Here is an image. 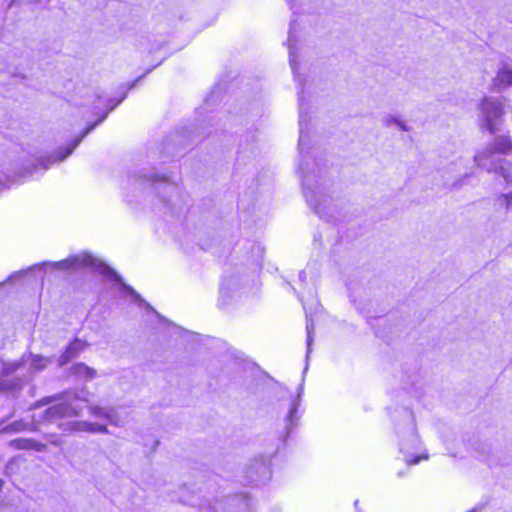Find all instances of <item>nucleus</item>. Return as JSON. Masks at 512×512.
<instances>
[{"label": "nucleus", "instance_id": "22", "mask_svg": "<svg viewBox=\"0 0 512 512\" xmlns=\"http://www.w3.org/2000/svg\"><path fill=\"white\" fill-rule=\"evenodd\" d=\"M306 332H307V339H306V344H307L306 361H307L309 358V355L312 351V344H313V340H314V324H313L312 320H307Z\"/></svg>", "mask_w": 512, "mask_h": 512}, {"label": "nucleus", "instance_id": "2", "mask_svg": "<svg viewBox=\"0 0 512 512\" xmlns=\"http://www.w3.org/2000/svg\"><path fill=\"white\" fill-rule=\"evenodd\" d=\"M49 362L40 355H23L17 361H1L0 392L18 394L31 377L42 371Z\"/></svg>", "mask_w": 512, "mask_h": 512}, {"label": "nucleus", "instance_id": "36", "mask_svg": "<svg viewBox=\"0 0 512 512\" xmlns=\"http://www.w3.org/2000/svg\"><path fill=\"white\" fill-rule=\"evenodd\" d=\"M471 512H475V510L471 511Z\"/></svg>", "mask_w": 512, "mask_h": 512}, {"label": "nucleus", "instance_id": "21", "mask_svg": "<svg viewBox=\"0 0 512 512\" xmlns=\"http://www.w3.org/2000/svg\"><path fill=\"white\" fill-rule=\"evenodd\" d=\"M33 424H35V423L34 422L33 423H27V422H24L23 420H18V421H15V422H13V423L3 427L2 431L5 432V433L20 432V431H24V430L30 429V427Z\"/></svg>", "mask_w": 512, "mask_h": 512}, {"label": "nucleus", "instance_id": "5", "mask_svg": "<svg viewBox=\"0 0 512 512\" xmlns=\"http://www.w3.org/2000/svg\"><path fill=\"white\" fill-rule=\"evenodd\" d=\"M53 266L61 270L88 268L91 271L98 272L120 283L123 290L133 297L134 302L139 305H147L141 296L131 286L125 284L121 277L111 267L87 252L54 262Z\"/></svg>", "mask_w": 512, "mask_h": 512}, {"label": "nucleus", "instance_id": "16", "mask_svg": "<svg viewBox=\"0 0 512 512\" xmlns=\"http://www.w3.org/2000/svg\"><path fill=\"white\" fill-rule=\"evenodd\" d=\"M85 348V343L79 339L72 341L59 358L60 365H65L75 358Z\"/></svg>", "mask_w": 512, "mask_h": 512}, {"label": "nucleus", "instance_id": "12", "mask_svg": "<svg viewBox=\"0 0 512 512\" xmlns=\"http://www.w3.org/2000/svg\"><path fill=\"white\" fill-rule=\"evenodd\" d=\"M303 393V384H300L299 390L296 396L290 395L289 397V408L285 416V437H289L294 429L298 426L301 414L299 413V406L301 403V397Z\"/></svg>", "mask_w": 512, "mask_h": 512}, {"label": "nucleus", "instance_id": "4", "mask_svg": "<svg viewBox=\"0 0 512 512\" xmlns=\"http://www.w3.org/2000/svg\"><path fill=\"white\" fill-rule=\"evenodd\" d=\"M78 396L75 393L65 392L44 397L30 406V410L38 409L42 406L52 404L40 414L33 415L35 424L51 423L62 417L79 416L82 407L78 404Z\"/></svg>", "mask_w": 512, "mask_h": 512}, {"label": "nucleus", "instance_id": "35", "mask_svg": "<svg viewBox=\"0 0 512 512\" xmlns=\"http://www.w3.org/2000/svg\"><path fill=\"white\" fill-rule=\"evenodd\" d=\"M289 4L291 3V0H286Z\"/></svg>", "mask_w": 512, "mask_h": 512}, {"label": "nucleus", "instance_id": "8", "mask_svg": "<svg viewBox=\"0 0 512 512\" xmlns=\"http://www.w3.org/2000/svg\"><path fill=\"white\" fill-rule=\"evenodd\" d=\"M403 418L406 423V427L404 431H398V434L400 435L399 450L400 453L403 454L404 461L408 465L417 464L421 459H427V456L414 454V452L419 448L420 441L416 434L412 413L405 409L403 411Z\"/></svg>", "mask_w": 512, "mask_h": 512}, {"label": "nucleus", "instance_id": "18", "mask_svg": "<svg viewBox=\"0 0 512 512\" xmlns=\"http://www.w3.org/2000/svg\"><path fill=\"white\" fill-rule=\"evenodd\" d=\"M491 172L497 173L503 177L507 183L512 184V162L508 160H502L498 162V166Z\"/></svg>", "mask_w": 512, "mask_h": 512}, {"label": "nucleus", "instance_id": "26", "mask_svg": "<svg viewBox=\"0 0 512 512\" xmlns=\"http://www.w3.org/2000/svg\"><path fill=\"white\" fill-rule=\"evenodd\" d=\"M396 127L403 132H408L411 130V127L407 124V122L402 119H400Z\"/></svg>", "mask_w": 512, "mask_h": 512}, {"label": "nucleus", "instance_id": "19", "mask_svg": "<svg viewBox=\"0 0 512 512\" xmlns=\"http://www.w3.org/2000/svg\"><path fill=\"white\" fill-rule=\"evenodd\" d=\"M73 373L85 380H92L96 376V371L83 363H77L72 367Z\"/></svg>", "mask_w": 512, "mask_h": 512}, {"label": "nucleus", "instance_id": "25", "mask_svg": "<svg viewBox=\"0 0 512 512\" xmlns=\"http://www.w3.org/2000/svg\"><path fill=\"white\" fill-rule=\"evenodd\" d=\"M91 433L106 434V433H108V428L104 424L92 423Z\"/></svg>", "mask_w": 512, "mask_h": 512}, {"label": "nucleus", "instance_id": "33", "mask_svg": "<svg viewBox=\"0 0 512 512\" xmlns=\"http://www.w3.org/2000/svg\"><path fill=\"white\" fill-rule=\"evenodd\" d=\"M34 390H35V387H32L31 388V395H34Z\"/></svg>", "mask_w": 512, "mask_h": 512}, {"label": "nucleus", "instance_id": "17", "mask_svg": "<svg viewBox=\"0 0 512 512\" xmlns=\"http://www.w3.org/2000/svg\"><path fill=\"white\" fill-rule=\"evenodd\" d=\"M493 85L499 90L512 85V70L506 67L500 69L493 80Z\"/></svg>", "mask_w": 512, "mask_h": 512}, {"label": "nucleus", "instance_id": "31", "mask_svg": "<svg viewBox=\"0 0 512 512\" xmlns=\"http://www.w3.org/2000/svg\"><path fill=\"white\" fill-rule=\"evenodd\" d=\"M201 135H202V132H198V133H197V134H195L193 137L196 139V138H199Z\"/></svg>", "mask_w": 512, "mask_h": 512}, {"label": "nucleus", "instance_id": "30", "mask_svg": "<svg viewBox=\"0 0 512 512\" xmlns=\"http://www.w3.org/2000/svg\"><path fill=\"white\" fill-rule=\"evenodd\" d=\"M299 279L301 281H305L306 280V272L305 271H300L299 272Z\"/></svg>", "mask_w": 512, "mask_h": 512}, {"label": "nucleus", "instance_id": "32", "mask_svg": "<svg viewBox=\"0 0 512 512\" xmlns=\"http://www.w3.org/2000/svg\"><path fill=\"white\" fill-rule=\"evenodd\" d=\"M243 500L245 502V505L248 507L249 506L248 500L246 498H244V497H243Z\"/></svg>", "mask_w": 512, "mask_h": 512}, {"label": "nucleus", "instance_id": "23", "mask_svg": "<svg viewBox=\"0 0 512 512\" xmlns=\"http://www.w3.org/2000/svg\"><path fill=\"white\" fill-rule=\"evenodd\" d=\"M399 121H400V118L398 116L390 114V113L384 114L381 118L382 125L386 128H390L392 126H397Z\"/></svg>", "mask_w": 512, "mask_h": 512}, {"label": "nucleus", "instance_id": "3", "mask_svg": "<svg viewBox=\"0 0 512 512\" xmlns=\"http://www.w3.org/2000/svg\"><path fill=\"white\" fill-rule=\"evenodd\" d=\"M128 183L134 190L143 191L147 187L153 188L165 209H168L171 214H179L187 206L180 188L166 177L148 174L145 170H141L129 175Z\"/></svg>", "mask_w": 512, "mask_h": 512}, {"label": "nucleus", "instance_id": "7", "mask_svg": "<svg viewBox=\"0 0 512 512\" xmlns=\"http://www.w3.org/2000/svg\"><path fill=\"white\" fill-rule=\"evenodd\" d=\"M478 124L482 131L495 135L503 122V106L493 97H485L478 105Z\"/></svg>", "mask_w": 512, "mask_h": 512}, {"label": "nucleus", "instance_id": "11", "mask_svg": "<svg viewBox=\"0 0 512 512\" xmlns=\"http://www.w3.org/2000/svg\"><path fill=\"white\" fill-rule=\"evenodd\" d=\"M276 452L277 450L269 456L260 455L250 461L245 471L249 482L258 486L265 484L271 479L270 460Z\"/></svg>", "mask_w": 512, "mask_h": 512}, {"label": "nucleus", "instance_id": "1", "mask_svg": "<svg viewBox=\"0 0 512 512\" xmlns=\"http://www.w3.org/2000/svg\"><path fill=\"white\" fill-rule=\"evenodd\" d=\"M302 91L299 93V166L302 189L308 206L320 218L330 222L335 219L333 212L336 206L329 193L332 186L328 177V169L322 159H312L310 154V138L308 124L303 111Z\"/></svg>", "mask_w": 512, "mask_h": 512}, {"label": "nucleus", "instance_id": "9", "mask_svg": "<svg viewBox=\"0 0 512 512\" xmlns=\"http://www.w3.org/2000/svg\"><path fill=\"white\" fill-rule=\"evenodd\" d=\"M126 97V92L122 94V96L118 100L109 99L107 101L108 108L107 110L92 124L87 126L81 134L76 137L73 141H71L65 148H60L58 151H56L53 155H51L47 160L41 162V165L46 170L49 167L50 163L60 162L65 160L69 155L73 153V151L76 149V147L81 143V141L90 133L92 132L96 126H98L101 122H103L108 114L115 109L116 106H118Z\"/></svg>", "mask_w": 512, "mask_h": 512}, {"label": "nucleus", "instance_id": "6", "mask_svg": "<svg viewBox=\"0 0 512 512\" xmlns=\"http://www.w3.org/2000/svg\"><path fill=\"white\" fill-rule=\"evenodd\" d=\"M512 152V139L508 134L497 135L493 141L483 149L478 150L473 156L475 164L491 172L498 166V162L504 160L499 155H509Z\"/></svg>", "mask_w": 512, "mask_h": 512}, {"label": "nucleus", "instance_id": "24", "mask_svg": "<svg viewBox=\"0 0 512 512\" xmlns=\"http://www.w3.org/2000/svg\"><path fill=\"white\" fill-rule=\"evenodd\" d=\"M92 422L77 421L73 423V430L91 433Z\"/></svg>", "mask_w": 512, "mask_h": 512}, {"label": "nucleus", "instance_id": "14", "mask_svg": "<svg viewBox=\"0 0 512 512\" xmlns=\"http://www.w3.org/2000/svg\"><path fill=\"white\" fill-rule=\"evenodd\" d=\"M295 29H296V20H292L290 22V28H289V32H288L287 42H288V51H289V63H290V66H291L294 76L297 77L296 76V74H297V63H296L297 39H296Z\"/></svg>", "mask_w": 512, "mask_h": 512}, {"label": "nucleus", "instance_id": "20", "mask_svg": "<svg viewBox=\"0 0 512 512\" xmlns=\"http://www.w3.org/2000/svg\"><path fill=\"white\" fill-rule=\"evenodd\" d=\"M19 449H35L36 451H43L44 445L31 439H17L13 441Z\"/></svg>", "mask_w": 512, "mask_h": 512}, {"label": "nucleus", "instance_id": "29", "mask_svg": "<svg viewBox=\"0 0 512 512\" xmlns=\"http://www.w3.org/2000/svg\"><path fill=\"white\" fill-rule=\"evenodd\" d=\"M144 76H145V75H142V76H140L139 78H137L134 82H132V83L129 85L128 89L133 88V87L136 85V83H137L139 80H141Z\"/></svg>", "mask_w": 512, "mask_h": 512}, {"label": "nucleus", "instance_id": "27", "mask_svg": "<svg viewBox=\"0 0 512 512\" xmlns=\"http://www.w3.org/2000/svg\"><path fill=\"white\" fill-rule=\"evenodd\" d=\"M502 198L506 203V208L509 209L510 206L512 205V193L503 194Z\"/></svg>", "mask_w": 512, "mask_h": 512}, {"label": "nucleus", "instance_id": "15", "mask_svg": "<svg viewBox=\"0 0 512 512\" xmlns=\"http://www.w3.org/2000/svg\"><path fill=\"white\" fill-rule=\"evenodd\" d=\"M239 286V279L235 276H224L220 286V301L226 304L231 297V292Z\"/></svg>", "mask_w": 512, "mask_h": 512}, {"label": "nucleus", "instance_id": "10", "mask_svg": "<svg viewBox=\"0 0 512 512\" xmlns=\"http://www.w3.org/2000/svg\"><path fill=\"white\" fill-rule=\"evenodd\" d=\"M472 175V167L469 161L463 157L451 161L442 172L443 184L449 189H459L464 180Z\"/></svg>", "mask_w": 512, "mask_h": 512}, {"label": "nucleus", "instance_id": "13", "mask_svg": "<svg viewBox=\"0 0 512 512\" xmlns=\"http://www.w3.org/2000/svg\"><path fill=\"white\" fill-rule=\"evenodd\" d=\"M90 413L92 416L104 419L114 426H119L121 423L117 409L114 407L91 406Z\"/></svg>", "mask_w": 512, "mask_h": 512}, {"label": "nucleus", "instance_id": "34", "mask_svg": "<svg viewBox=\"0 0 512 512\" xmlns=\"http://www.w3.org/2000/svg\"><path fill=\"white\" fill-rule=\"evenodd\" d=\"M354 506L357 508V506H358V500H356V501L354 502Z\"/></svg>", "mask_w": 512, "mask_h": 512}, {"label": "nucleus", "instance_id": "28", "mask_svg": "<svg viewBox=\"0 0 512 512\" xmlns=\"http://www.w3.org/2000/svg\"><path fill=\"white\" fill-rule=\"evenodd\" d=\"M313 241H314V244H316V243H318V242L320 243V241H321V235H320V234H316V233H315V234H314V237H313Z\"/></svg>", "mask_w": 512, "mask_h": 512}]
</instances>
